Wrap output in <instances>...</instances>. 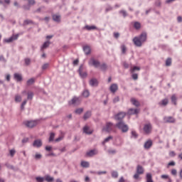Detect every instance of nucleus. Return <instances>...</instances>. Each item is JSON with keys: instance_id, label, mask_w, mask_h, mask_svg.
<instances>
[{"instance_id": "nucleus-7", "label": "nucleus", "mask_w": 182, "mask_h": 182, "mask_svg": "<svg viewBox=\"0 0 182 182\" xmlns=\"http://www.w3.org/2000/svg\"><path fill=\"white\" fill-rule=\"evenodd\" d=\"M153 130V127L150 123L145 124L144 126V132L145 134H150Z\"/></svg>"}, {"instance_id": "nucleus-15", "label": "nucleus", "mask_w": 182, "mask_h": 182, "mask_svg": "<svg viewBox=\"0 0 182 182\" xmlns=\"http://www.w3.org/2000/svg\"><path fill=\"white\" fill-rule=\"evenodd\" d=\"M28 5L26 6H23V9H26L27 11H29V9H31V5H35V4H36V2L35 1V0H28Z\"/></svg>"}, {"instance_id": "nucleus-61", "label": "nucleus", "mask_w": 182, "mask_h": 182, "mask_svg": "<svg viewBox=\"0 0 182 182\" xmlns=\"http://www.w3.org/2000/svg\"><path fill=\"white\" fill-rule=\"evenodd\" d=\"M169 156H170L171 157H174V156H176V152H174L173 151H171V152L169 153Z\"/></svg>"}, {"instance_id": "nucleus-31", "label": "nucleus", "mask_w": 182, "mask_h": 182, "mask_svg": "<svg viewBox=\"0 0 182 182\" xmlns=\"http://www.w3.org/2000/svg\"><path fill=\"white\" fill-rule=\"evenodd\" d=\"M63 137H65V133L61 132L60 136L55 139V141L56 142L61 141V140H63Z\"/></svg>"}, {"instance_id": "nucleus-45", "label": "nucleus", "mask_w": 182, "mask_h": 182, "mask_svg": "<svg viewBox=\"0 0 182 182\" xmlns=\"http://www.w3.org/2000/svg\"><path fill=\"white\" fill-rule=\"evenodd\" d=\"M54 139H55V133L51 132L50 134L49 141H53Z\"/></svg>"}, {"instance_id": "nucleus-1", "label": "nucleus", "mask_w": 182, "mask_h": 182, "mask_svg": "<svg viewBox=\"0 0 182 182\" xmlns=\"http://www.w3.org/2000/svg\"><path fill=\"white\" fill-rule=\"evenodd\" d=\"M146 41H147V33H142L139 37H134L133 38L134 46H138V48L141 47Z\"/></svg>"}, {"instance_id": "nucleus-13", "label": "nucleus", "mask_w": 182, "mask_h": 182, "mask_svg": "<svg viewBox=\"0 0 182 182\" xmlns=\"http://www.w3.org/2000/svg\"><path fill=\"white\" fill-rule=\"evenodd\" d=\"M96 154H97V150L92 149L86 153V156L87 157H93V156H96Z\"/></svg>"}, {"instance_id": "nucleus-25", "label": "nucleus", "mask_w": 182, "mask_h": 182, "mask_svg": "<svg viewBox=\"0 0 182 182\" xmlns=\"http://www.w3.org/2000/svg\"><path fill=\"white\" fill-rule=\"evenodd\" d=\"M14 79L17 80V82H21L22 80V75L19 73H15Z\"/></svg>"}, {"instance_id": "nucleus-56", "label": "nucleus", "mask_w": 182, "mask_h": 182, "mask_svg": "<svg viewBox=\"0 0 182 182\" xmlns=\"http://www.w3.org/2000/svg\"><path fill=\"white\" fill-rule=\"evenodd\" d=\"M122 65H123L124 69H129V63H127V62H124L122 63Z\"/></svg>"}, {"instance_id": "nucleus-32", "label": "nucleus", "mask_w": 182, "mask_h": 182, "mask_svg": "<svg viewBox=\"0 0 182 182\" xmlns=\"http://www.w3.org/2000/svg\"><path fill=\"white\" fill-rule=\"evenodd\" d=\"M45 180H46V181H48V182H53L55 179L53 178V177H52L49 175H46L45 176Z\"/></svg>"}, {"instance_id": "nucleus-3", "label": "nucleus", "mask_w": 182, "mask_h": 182, "mask_svg": "<svg viewBox=\"0 0 182 182\" xmlns=\"http://www.w3.org/2000/svg\"><path fill=\"white\" fill-rule=\"evenodd\" d=\"M141 174H144V168H143V166L138 165L136 166V173L134 175V178L137 180V178H139V176Z\"/></svg>"}, {"instance_id": "nucleus-27", "label": "nucleus", "mask_w": 182, "mask_h": 182, "mask_svg": "<svg viewBox=\"0 0 182 182\" xmlns=\"http://www.w3.org/2000/svg\"><path fill=\"white\" fill-rule=\"evenodd\" d=\"M83 50H84L85 55L90 54V46H84Z\"/></svg>"}, {"instance_id": "nucleus-18", "label": "nucleus", "mask_w": 182, "mask_h": 182, "mask_svg": "<svg viewBox=\"0 0 182 182\" xmlns=\"http://www.w3.org/2000/svg\"><path fill=\"white\" fill-rule=\"evenodd\" d=\"M90 86H97L99 85V82L96 78H92L90 80Z\"/></svg>"}, {"instance_id": "nucleus-5", "label": "nucleus", "mask_w": 182, "mask_h": 182, "mask_svg": "<svg viewBox=\"0 0 182 182\" xmlns=\"http://www.w3.org/2000/svg\"><path fill=\"white\" fill-rule=\"evenodd\" d=\"M90 66H94V68H99L100 66V62L95 58H91L88 62Z\"/></svg>"}, {"instance_id": "nucleus-23", "label": "nucleus", "mask_w": 182, "mask_h": 182, "mask_svg": "<svg viewBox=\"0 0 182 182\" xmlns=\"http://www.w3.org/2000/svg\"><path fill=\"white\" fill-rule=\"evenodd\" d=\"M131 102L132 103V105H134V106H136V107H139V106H140V102L137 100H136V98H132Z\"/></svg>"}, {"instance_id": "nucleus-38", "label": "nucleus", "mask_w": 182, "mask_h": 182, "mask_svg": "<svg viewBox=\"0 0 182 182\" xmlns=\"http://www.w3.org/2000/svg\"><path fill=\"white\" fill-rule=\"evenodd\" d=\"M85 29H87V31H93V30L96 29V26H85Z\"/></svg>"}, {"instance_id": "nucleus-49", "label": "nucleus", "mask_w": 182, "mask_h": 182, "mask_svg": "<svg viewBox=\"0 0 182 182\" xmlns=\"http://www.w3.org/2000/svg\"><path fill=\"white\" fill-rule=\"evenodd\" d=\"M25 64L26 65V66H29V65H31V59L29 58H26L24 60Z\"/></svg>"}, {"instance_id": "nucleus-10", "label": "nucleus", "mask_w": 182, "mask_h": 182, "mask_svg": "<svg viewBox=\"0 0 182 182\" xmlns=\"http://www.w3.org/2000/svg\"><path fill=\"white\" fill-rule=\"evenodd\" d=\"M126 117V112H119L114 116L115 120H119L121 122V120H123Z\"/></svg>"}, {"instance_id": "nucleus-2", "label": "nucleus", "mask_w": 182, "mask_h": 182, "mask_svg": "<svg viewBox=\"0 0 182 182\" xmlns=\"http://www.w3.org/2000/svg\"><path fill=\"white\" fill-rule=\"evenodd\" d=\"M116 127H118L119 130L122 132V133H126L129 132V126L126 124L123 121H119L116 124Z\"/></svg>"}, {"instance_id": "nucleus-39", "label": "nucleus", "mask_w": 182, "mask_h": 182, "mask_svg": "<svg viewBox=\"0 0 182 182\" xmlns=\"http://www.w3.org/2000/svg\"><path fill=\"white\" fill-rule=\"evenodd\" d=\"M35 83V78H31L27 81L28 86H31V85H33Z\"/></svg>"}, {"instance_id": "nucleus-22", "label": "nucleus", "mask_w": 182, "mask_h": 182, "mask_svg": "<svg viewBox=\"0 0 182 182\" xmlns=\"http://www.w3.org/2000/svg\"><path fill=\"white\" fill-rule=\"evenodd\" d=\"M146 182H154L153 181V176L150 173H146Z\"/></svg>"}, {"instance_id": "nucleus-63", "label": "nucleus", "mask_w": 182, "mask_h": 182, "mask_svg": "<svg viewBox=\"0 0 182 182\" xmlns=\"http://www.w3.org/2000/svg\"><path fill=\"white\" fill-rule=\"evenodd\" d=\"M170 166H176V162L174 161H171L168 164V167Z\"/></svg>"}, {"instance_id": "nucleus-47", "label": "nucleus", "mask_w": 182, "mask_h": 182, "mask_svg": "<svg viewBox=\"0 0 182 182\" xmlns=\"http://www.w3.org/2000/svg\"><path fill=\"white\" fill-rule=\"evenodd\" d=\"M26 103H28V100H25L22 104H21V110H23V109H25V105H26Z\"/></svg>"}, {"instance_id": "nucleus-62", "label": "nucleus", "mask_w": 182, "mask_h": 182, "mask_svg": "<svg viewBox=\"0 0 182 182\" xmlns=\"http://www.w3.org/2000/svg\"><path fill=\"white\" fill-rule=\"evenodd\" d=\"M161 178H164V180L168 178V175H161Z\"/></svg>"}, {"instance_id": "nucleus-4", "label": "nucleus", "mask_w": 182, "mask_h": 182, "mask_svg": "<svg viewBox=\"0 0 182 182\" xmlns=\"http://www.w3.org/2000/svg\"><path fill=\"white\" fill-rule=\"evenodd\" d=\"M114 129V124L112 122H107L105 127L102 128V132H107L108 133L112 132Z\"/></svg>"}, {"instance_id": "nucleus-43", "label": "nucleus", "mask_w": 182, "mask_h": 182, "mask_svg": "<svg viewBox=\"0 0 182 182\" xmlns=\"http://www.w3.org/2000/svg\"><path fill=\"white\" fill-rule=\"evenodd\" d=\"M166 66H171V58H167L166 59Z\"/></svg>"}, {"instance_id": "nucleus-40", "label": "nucleus", "mask_w": 182, "mask_h": 182, "mask_svg": "<svg viewBox=\"0 0 182 182\" xmlns=\"http://www.w3.org/2000/svg\"><path fill=\"white\" fill-rule=\"evenodd\" d=\"M49 45H50V43L49 41L45 42L42 46V49H46V48L49 47Z\"/></svg>"}, {"instance_id": "nucleus-9", "label": "nucleus", "mask_w": 182, "mask_h": 182, "mask_svg": "<svg viewBox=\"0 0 182 182\" xmlns=\"http://www.w3.org/2000/svg\"><path fill=\"white\" fill-rule=\"evenodd\" d=\"M80 102H82V100H80V97H73L70 101H69L68 104L70 105H80Z\"/></svg>"}, {"instance_id": "nucleus-19", "label": "nucleus", "mask_w": 182, "mask_h": 182, "mask_svg": "<svg viewBox=\"0 0 182 182\" xmlns=\"http://www.w3.org/2000/svg\"><path fill=\"white\" fill-rule=\"evenodd\" d=\"M83 132L86 134H92V133H93V131L90 129L87 126L84 127Z\"/></svg>"}, {"instance_id": "nucleus-53", "label": "nucleus", "mask_w": 182, "mask_h": 182, "mask_svg": "<svg viewBox=\"0 0 182 182\" xmlns=\"http://www.w3.org/2000/svg\"><path fill=\"white\" fill-rule=\"evenodd\" d=\"M132 79H134V80H137V79H139V75L136 73L132 74Z\"/></svg>"}, {"instance_id": "nucleus-34", "label": "nucleus", "mask_w": 182, "mask_h": 182, "mask_svg": "<svg viewBox=\"0 0 182 182\" xmlns=\"http://www.w3.org/2000/svg\"><path fill=\"white\" fill-rule=\"evenodd\" d=\"M134 28L136 30L140 29V28H141V24H140V23L136 21L134 23Z\"/></svg>"}, {"instance_id": "nucleus-55", "label": "nucleus", "mask_w": 182, "mask_h": 182, "mask_svg": "<svg viewBox=\"0 0 182 182\" xmlns=\"http://www.w3.org/2000/svg\"><path fill=\"white\" fill-rule=\"evenodd\" d=\"M121 49H122V53H126V50H127L126 46H124V45L122 46Z\"/></svg>"}, {"instance_id": "nucleus-24", "label": "nucleus", "mask_w": 182, "mask_h": 182, "mask_svg": "<svg viewBox=\"0 0 182 182\" xmlns=\"http://www.w3.org/2000/svg\"><path fill=\"white\" fill-rule=\"evenodd\" d=\"M171 100L172 103L176 106L177 105V96L176 95V94H173L171 97Z\"/></svg>"}, {"instance_id": "nucleus-14", "label": "nucleus", "mask_w": 182, "mask_h": 182, "mask_svg": "<svg viewBox=\"0 0 182 182\" xmlns=\"http://www.w3.org/2000/svg\"><path fill=\"white\" fill-rule=\"evenodd\" d=\"M140 113V109H129L128 110V114H139Z\"/></svg>"}, {"instance_id": "nucleus-52", "label": "nucleus", "mask_w": 182, "mask_h": 182, "mask_svg": "<svg viewBox=\"0 0 182 182\" xmlns=\"http://www.w3.org/2000/svg\"><path fill=\"white\" fill-rule=\"evenodd\" d=\"M171 174L172 175V176H177V170L176 169H171Z\"/></svg>"}, {"instance_id": "nucleus-21", "label": "nucleus", "mask_w": 182, "mask_h": 182, "mask_svg": "<svg viewBox=\"0 0 182 182\" xmlns=\"http://www.w3.org/2000/svg\"><path fill=\"white\" fill-rule=\"evenodd\" d=\"M153 146V141L151 140H148L146 142H145L144 147V149H150Z\"/></svg>"}, {"instance_id": "nucleus-58", "label": "nucleus", "mask_w": 182, "mask_h": 182, "mask_svg": "<svg viewBox=\"0 0 182 182\" xmlns=\"http://www.w3.org/2000/svg\"><path fill=\"white\" fill-rule=\"evenodd\" d=\"M132 135L133 137H134L136 139V137H137V133H136L135 131H132Z\"/></svg>"}, {"instance_id": "nucleus-48", "label": "nucleus", "mask_w": 182, "mask_h": 182, "mask_svg": "<svg viewBox=\"0 0 182 182\" xmlns=\"http://www.w3.org/2000/svg\"><path fill=\"white\" fill-rule=\"evenodd\" d=\"M112 176L114 178H117V177H119V173H117V171H113L112 173Z\"/></svg>"}, {"instance_id": "nucleus-8", "label": "nucleus", "mask_w": 182, "mask_h": 182, "mask_svg": "<svg viewBox=\"0 0 182 182\" xmlns=\"http://www.w3.org/2000/svg\"><path fill=\"white\" fill-rule=\"evenodd\" d=\"M84 70L85 68H83V65H80L78 70L79 75L82 79L87 77V73H86V71H83Z\"/></svg>"}, {"instance_id": "nucleus-26", "label": "nucleus", "mask_w": 182, "mask_h": 182, "mask_svg": "<svg viewBox=\"0 0 182 182\" xmlns=\"http://www.w3.org/2000/svg\"><path fill=\"white\" fill-rule=\"evenodd\" d=\"M100 69H101L103 72H106L107 70V65L106 63L100 64Z\"/></svg>"}, {"instance_id": "nucleus-6", "label": "nucleus", "mask_w": 182, "mask_h": 182, "mask_svg": "<svg viewBox=\"0 0 182 182\" xmlns=\"http://www.w3.org/2000/svg\"><path fill=\"white\" fill-rule=\"evenodd\" d=\"M23 124L26 127H28V129H32L36 126H38V122L36 121H25Z\"/></svg>"}, {"instance_id": "nucleus-36", "label": "nucleus", "mask_w": 182, "mask_h": 182, "mask_svg": "<svg viewBox=\"0 0 182 182\" xmlns=\"http://www.w3.org/2000/svg\"><path fill=\"white\" fill-rule=\"evenodd\" d=\"M136 70H138V71L140 70V67L134 66L133 68H132L130 69L131 73H134V72H135Z\"/></svg>"}, {"instance_id": "nucleus-41", "label": "nucleus", "mask_w": 182, "mask_h": 182, "mask_svg": "<svg viewBox=\"0 0 182 182\" xmlns=\"http://www.w3.org/2000/svg\"><path fill=\"white\" fill-rule=\"evenodd\" d=\"M33 24V21L32 20H25L23 22V25H31Z\"/></svg>"}, {"instance_id": "nucleus-33", "label": "nucleus", "mask_w": 182, "mask_h": 182, "mask_svg": "<svg viewBox=\"0 0 182 182\" xmlns=\"http://www.w3.org/2000/svg\"><path fill=\"white\" fill-rule=\"evenodd\" d=\"M112 139H113V136H109L105 139V140L102 141V144L105 145L106 144V143H109V141H110V140H112Z\"/></svg>"}, {"instance_id": "nucleus-57", "label": "nucleus", "mask_w": 182, "mask_h": 182, "mask_svg": "<svg viewBox=\"0 0 182 182\" xmlns=\"http://www.w3.org/2000/svg\"><path fill=\"white\" fill-rule=\"evenodd\" d=\"M42 158V155L41 154H36L35 159H39Z\"/></svg>"}, {"instance_id": "nucleus-60", "label": "nucleus", "mask_w": 182, "mask_h": 182, "mask_svg": "<svg viewBox=\"0 0 182 182\" xmlns=\"http://www.w3.org/2000/svg\"><path fill=\"white\" fill-rule=\"evenodd\" d=\"M119 100H120L119 97H116L115 98H114L113 102H114V103H117V102H119Z\"/></svg>"}, {"instance_id": "nucleus-42", "label": "nucleus", "mask_w": 182, "mask_h": 182, "mask_svg": "<svg viewBox=\"0 0 182 182\" xmlns=\"http://www.w3.org/2000/svg\"><path fill=\"white\" fill-rule=\"evenodd\" d=\"M90 95V93L87 90H85L82 92V96H84V97H89Z\"/></svg>"}, {"instance_id": "nucleus-51", "label": "nucleus", "mask_w": 182, "mask_h": 182, "mask_svg": "<svg viewBox=\"0 0 182 182\" xmlns=\"http://www.w3.org/2000/svg\"><path fill=\"white\" fill-rule=\"evenodd\" d=\"M119 14H122V16H124V18H126V16H127V12H126V11H124V10L120 11Z\"/></svg>"}, {"instance_id": "nucleus-12", "label": "nucleus", "mask_w": 182, "mask_h": 182, "mask_svg": "<svg viewBox=\"0 0 182 182\" xmlns=\"http://www.w3.org/2000/svg\"><path fill=\"white\" fill-rule=\"evenodd\" d=\"M18 35H14L11 37H10L9 38H6L4 39V42H6V43H11V42H14V41H16V39H18Z\"/></svg>"}, {"instance_id": "nucleus-30", "label": "nucleus", "mask_w": 182, "mask_h": 182, "mask_svg": "<svg viewBox=\"0 0 182 182\" xmlns=\"http://www.w3.org/2000/svg\"><path fill=\"white\" fill-rule=\"evenodd\" d=\"M90 164L87 161H81V166L84 167L85 168H87Z\"/></svg>"}, {"instance_id": "nucleus-35", "label": "nucleus", "mask_w": 182, "mask_h": 182, "mask_svg": "<svg viewBox=\"0 0 182 182\" xmlns=\"http://www.w3.org/2000/svg\"><path fill=\"white\" fill-rule=\"evenodd\" d=\"M27 99H28V100H32V99H33V92H28L27 93Z\"/></svg>"}, {"instance_id": "nucleus-59", "label": "nucleus", "mask_w": 182, "mask_h": 182, "mask_svg": "<svg viewBox=\"0 0 182 182\" xmlns=\"http://www.w3.org/2000/svg\"><path fill=\"white\" fill-rule=\"evenodd\" d=\"M120 36V33H114V37L117 39Z\"/></svg>"}, {"instance_id": "nucleus-16", "label": "nucleus", "mask_w": 182, "mask_h": 182, "mask_svg": "<svg viewBox=\"0 0 182 182\" xmlns=\"http://www.w3.org/2000/svg\"><path fill=\"white\" fill-rule=\"evenodd\" d=\"M119 87L117 85V84H112L109 87L110 92H112V93H116Z\"/></svg>"}, {"instance_id": "nucleus-50", "label": "nucleus", "mask_w": 182, "mask_h": 182, "mask_svg": "<svg viewBox=\"0 0 182 182\" xmlns=\"http://www.w3.org/2000/svg\"><path fill=\"white\" fill-rule=\"evenodd\" d=\"M9 153H10V156L11 157H14V156H15V154L16 153V151H15V149H11L9 151Z\"/></svg>"}, {"instance_id": "nucleus-64", "label": "nucleus", "mask_w": 182, "mask_h": 182, "mask_svg": "<svg viewBox=\"0 0 182 182\" xmlns=\"http://www.w3.org/2000/svg\"><path fill=\"white\" fill-rule=\"evenodd\" d=\"M49 66V64H44L42 67V69L45 70V69H48Z\"/></svg>"}, {"instance_id": "nucleus-20", "label": "nucleus", "mask_w": 182, "mask_h": 182, "mask_svg": "<svg viewBox=\"0 0 182 182\" xmlns=\"http://www.w3.org/2000/svg\"><path fill=\"white\" fill-rule=\"evenodd\" d=\"M159 106H167L168 105V99L165 98L159 102Z\"/></svg>"}, {"instance_id": "nucleus-54", "label": "nucleus", "mask_w": 182, "mask_h": 182, "mask_svg": "<svg viewBox=\"0 0 182 182\" xmlns=\"http://www.w3.org/2000/svg\"><path fill=\"white\" fill-rule=\"evenodd\" d=\"M109 154H116V149H109L108 150Z\"/></svg>"}, {"instance_id": "nucleus-17", "label": "nucleus", "mask_w": 182, "mask_h": 182, "mask_svg": "<svg viewBox=\"0 0 182 182\" xmlns=\"http://www.w3.org/2000/svg\"><path fill=\"white\" fill-rule=\"evenodd\" d=\"M33 147H41L42 146V141L41 139H36L34 141L33 144Z\"/></svg>"}, {"instance_id": "nucleus-37", "label": "nucleus", "mask_w": 182, "mask_h": 182, "mask_svg": "<svg viewBox=\"0 0 182 182\" xmlns=\"http://www.w3.org/2000/svg\"><path fill=\"white\" fill-rule=\"evenodd\" d=\"M15 102H22V97L19 95L15 96Z\"/></svg>"}, {"instance_id": "nucleus-46", "label": "nucleus", "mask_w": 182, "mask_h": 182, "mask_svg": "<svg viewBox=\"0 0 182 182\" xmlns=\"http://www.w3.org/2000/svg\"><path fill=\"white\" fill-rule=\"evenodd\" d=\"M75 113L77 114H80L82 113H83V108H78L75 110Z\"/></svg>"}, {"instance_id": "nucleus-29", "label": "nucleus", "mask_w": 182, "mask_h": 182, "mask_svg": "<svg viewBox=\"0 0 182 182\" xmlns=\"http://www.w3.org/2000/svg\"><path fill=\"white\" fill-rule=\"evenodd\" d=\"M53 19L55 22H60V16L58 14H54L53 16Z\"/></svg>"}, {"instance_id": "nucleus-11", "label": "nucleus", "mask_w": 182, "mask_h": 182, "mask_svg": "<svg viewBox=\"0 0 182 182\" xmlns=\"http://www.w3.org/2000/svg\"><path fill=\"white\" fill-rule=\"evenodd\" d=\"M164 123H176V118L171 116L164 117Z\"/></svg>"}, {"instance_id": "nucleus-28", "label": "nucleus", "mask_w": 182, "mask_h": 182, "mask_svg": "<svg viewBox=\"0 0 182 182\" xmlns=\"http://www.w3.org/2000/svg\"><path fill=\"white\" fill-rule=\"evenodd\" d=\"M90 116H92V112L87 111L84 114V117H83L84 120H87V119H89V117H90Z\"/></svg>"}, {"instance_id": "nucleus-44", "label": "nucleus", "mask_w": 182, "mask_h": 182, "mask_svg": "<svg viewBox=\"0 0 182 182\" xmlns=\"http://www.w3.org/2000/svg\"><path fill=\"white\" fill-rule=\"evenodd\" d=\"M36 180L38 182H43V181H45V178L38 176V177L36 178Z\"/></svg>"}]
</instances>
